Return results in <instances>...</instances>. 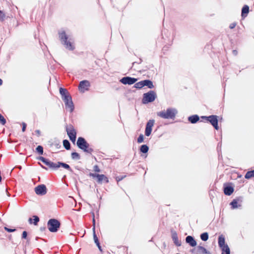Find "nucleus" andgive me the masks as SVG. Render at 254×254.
Masks as SVG:
<instances>
[{
	"mask_svg": "<svg viewBox=\"0 0 254 254\" xmlns=\"http://www.w3.org/2000/svg\"><path fill=\"white\" fill-rule=\"evenodd\" d=\"M177 111L175 109H168L167 110L159 112L157 115L164 119H172L175 117Z\"/></svg>",
	"mask_w": 254,
	"mask_h": 254,
	"instance_id": "obj_1",
	"label": "nucleus"
},
{
	"mask_svg": "<svg viewBox=\"0 0 254 254\" xmlns=\"http://www.w3.org/2000/svg\"><path fill=\"white\" fill-rule=\"evenodd\" d=\"M59 35L61 41L64 44L65 48L68 50H72L74 48L73 44L71 42L70 39L67 41L68 37L65 32L62 31L59 33Z\"/></svg>",
	"mask_w": 254,
	"mask_h": 254,
	"instance_id": "obj_2",
	"label": "nucleus"
},
{
	"mask_svg": "<svg viewBox=\"0 0 254 254\" xmlns=\"http://www.w3.org/2000/svg\"><path fill=\"white\" fill-rule=\"evenodd\" d=\"M156 94L154 91H150L149 92L143 94L142 102L143 104H145L149 102H153L156 98Z\"/></svg>",
	"mask_w": 254,
	"mask_h": 254,
	"instance_id": "obj_3",
	"label": "nucleus"
},
{
	"mask_svg": "<svg viewBox=\"0 0 254 254\" xmlns=\"http://www.w3.org/2000/svg\"><path fill=\"white\" fill-rule=\"evenodd\" d=\"M60 222L55 219H51L48 222V227L49 230L51 232H56L60 227Z\"/></svg>",
	"mask_w": 254,
	"mask_h": 254,
	"instance_id": "obj_4",
	"label": "nucleus"
},
{
	"mask_svg": "<svg viewBox=\"0 0 254 254\" xmlns=\"http://www.w3.org/2000/svg\"><path fill=\"white\" fill-rule=\"evenodd\" d=\"M66 108L69 110L70 112H71L73 110V104L71 100V97L69 95H65V97L63 98Z\"/></svg>",
	"mask_w": 254,
	"mask_h": 254,
	"instance_id": "obj_5",
	"label": "nucleus"
},
{
	"mask_svg": "<svg viewBox=\"0 0 254 254\" xmlns=\"http://www.w3.org/2000/svg\"><path fill=\"white\" fill-rule=\"evenodd\" d=\"M67 133L72 142H74L76 140V132L75 129L72 126H69L66 127Z\"/></svg>",
	"mask_w": 254,
	"mask_h": 254,
	"instance_id": "obj_6",
	"label": "nucleus"
},
{
	"mask_svg": "<svg viewBox=\"0 0 254 254\" xmlns=\"http://www.w3.org/2000/svg\"><path fill=\"white\" fill-rule=\"evenodd\" d=\"M90 86V83L88 80L81 81L78 86V90L81 93H84L89 90Z\"/></svg>",
	"mask_w": 254,
	"mask_h": 254,
	"instance_id": "obj_7",
	"label": "nucleus"
},
{
	"mask_svg": "<svg viewBox=\"0 0 254 254\" xmlns=\"http://www.w3.org/2000/svg\"><path fill=\"white\" fill-rule=\"evenodd\" d=\"M77 145L79 148L82 150H84V151L86 150L87 148L88 147L87 143L86 142L85 139L82 137H79L78 138L77 141Z\"/></svg>",
	"mask_w": 254,
	"mask_h": 254,
	"instance_id": "obj_8",
	"label": "nucleus"
},
{
	"mask_svg": "<svg viewBox=\"0 0 254 254\" xmlns=\"http://www.w3.org/2000/svg\"><path fill=\"white\" fill-rule=\"evenodd\" d=\"M137 79L130 77H125L121 79V82L124 84L131 85L134 83Z\"/></svg>",
	"mask_w": 254,
	"mask_h": 254,
	"instance_id": "obj_9",
	"label": "nucleus"
},
{
	"mask_svg": "<svg viewBox=\"0 0 254 254\" xmlns=\"http://www.w3.org/2000/svg\"><path fill=\"white\" fill-rule=\"evenodd\" d=\"M154 121L149 120L147 123L145 128V135L147 136H149L152 131V128L154 125Z\"/></svg>",
	"mask_w": 254,
	"mask_h": 254,
	"instance_id": "obj_10",
	"label": "nucleus"
},
{
	"mask_svg": "<svg viewBox=\"0 0 254 254\" xmlns=\"http://www.w3.org/2000/svg\"><path fill=\"white\" fill-rule=\"evenodd\" d=\"M35 192L38 195H44L46 193V188L44 185H39L35 189Z\"/></svg>",
	"mask_w": 254,
	"mask_h": 254,
	"instance_id": "obj_11",
	"label": "nucleus"
},
{
	"mask_svg": "<svg viewBox=\"0 0 254 254\" xmlns=\"http://www.w3.org/2000/svg\"><path fill=\"white\" fill-rule=\"evenodd\" d=\"M208 120L212 124V125L215 127L216 129H218V119L216 116H210L207 117Z\"/></svg>",
	"mask_w": 254,
	"mask_h": 254,
	"instance_id": "obj_12",
	"label": "nucleus"
},
{
	"mask_svg": "<svg viewBox=\"0 0 254 254\" xmlns=\"http://www.w3.org/2000/svg\"><path fill=\"white\" fill-rule=\"evenodd\" d=\"M172 238L176 246H180L181 245V242L179 240L177 234L175 231L172 232Z\"/></svg>",
	"mask_w": 254,
	"mask_h": 254,
	"instance_id": "obj_13",
	"label": "nucleus"
},
{
	"mask_svg": "<svg viewBox=\"0 0 254 254\" xmlns=\"http://www.w3.org/2000/svg\"><path fill=\"white\" fill-rule=\"evenodd\" d=\"M39 160L43 162L44 164H45L46 165L48 166L49 167L51 168L54 169V167L55 166V163L51 162L48 160L46 159L43 157H40L39 158Z\"/></svg>",
	"mask_w": 254,
	"mask_h": 254,
	"instance_id": "obj_14",
	"label": "nucleus"
},
{
	"mask_svg": "<svg viewBox=\"0 0 254 254\" xmlns=\"http://www.w3.org/2000/svg\"><path fill=\"white\" fill-rule=\"evenodd\" d=\"M93 226H94L93 228L94 240L95 244L98 247L99 250L101 251V248L100 246L99 242L98 241V238L95 234V219H94V218H93Z\"/></svg>",
	"mask_w": 254,
	"mask_h": 254,
	"instance_id": "obj_15",
	"label": "nucleus"
},
{
	"mask_svg": "<svg viewBox=\"0 0 254 254\" xmlns=\"http://www.w3.org/2000/svg\"><path fill=\"white\" fill-rule=\"evenodd\" d=\"M186 241L191 247H195L197 244L194 239L190 236L187 237Z\"/></svg>",
	"mask_w": 254,
	"mask_h": 254,
	"instance_id": "obj_16",
	"label": "nucleus"
},
{
	"mask_svg": "<svg viewBox=\"0 0 254 254\" xmlns=\"http://www.w3.org/2000/svg\"><path fill=\"white\" fill-rule=\"evenodd\" d=\"M225 238L223 235H221L219 236L218 239V244L219 247L223 249L225 247H228V245L225 244Z\"/></svg>",
	"mask_w": 254,
	"mask_h": 254,
	"instance_id": "obj_17",
	"label": "nucleus"
},
{
	"mask_svg": "<svg viewBox=\"0 0 254 254\" xmlns=\"http://www.w3.org/2000/svg\"><path fill=\"white\" fill-rule=\"evenodd\" d=\"M97 179L98 182L99 183H102L103 182L107 183L108 182L107 178L104 175H97Z\"/></svg>",
	"mask_w": 254,
	"mask_h": 254,
	"instance_id": "obj_18",
	"label": "nucleus"
},
{
	"mask_svg": "<svg viewBox=\"0 0 254 254\" xmlns=\"http://www.w3.org/2000/svg\"><path fill=\"white\" fill-rule=\"evenodd\" d=\"M249 12V7L248 5H245L242 10V17L245 18Z\"/></svg>",
	"mask_w": 254,
	"mask_h": 254,
	"instance_id": "obj_19",
	"label": "nucleus"
},
{
	"mask_svg": "<svg viewBox=\"0 0 254 254\" xmlns=\"http://www.w3.org/2000/svg\"><path fill=\"white\" fill-rule=\"evenodd\" d=\"M233 191L234 189L231 187L227 186L224 188V193L226 195H230L233 193Z\"/></svg>",
	"mask_w": 254,
	"mask_h": 254,
	"instance_id": "obj_20",
	"label": "nucleus"
},
{
	"mask_svg": "<svg viewBox=\"0 0 254 254\" xmlns=\"http://www.w3.org/2000/svg\"><path fill=\"white\" fill-rule=\"evenodd\" d=\"M55 165L56 166L54 167V169L58 168H59L60 167H63L64 168L66 169H70L69 166L68 165H67L66 164H65V163H64L58 162L57 163H55Z\"/></svg>",
	"mask_w": 254,
	"mask_h": 254,
	"instance_id": "obj_21",
	"label": "nucleus"
},
{
	"mask_svg": "<svg viewBox=\"0 0 254 254\" xmlns=\"http://www.w3.org/2000/svg\"><path fill=\"white\" fill-rule=\"evenodd\" d=\"M29 223H33L35 225H37V223L39 221V218L37 216H33V218H30L28 219Z\"/></svg>",
	"mask_w": 254,
	"mask_h": 254,
	"instance_id": "obj_22",
	"label": "nucleus"
},
{
	"mask_svg": "<svg viewBox=\"0 0 254 254\" xmlns=\"http://www.w3.org/2000/svg\"><path fill=\"white\" fill-rule=\"evenodd\" d=\"M143 82H144V86H148V88H149L150 89L153 88L154 87L153 84L152 82L150 80H143Z\"/></svg>",
	"mask_w": 254,
	"mask_h": 254,
	"instance_id": "obj_23",
	"label": "nucleus"
},
{
	"mask_svg": "<svg viewBox=\"0 0 254 254\" xmlns=\"http://www.w3.org/2000/svg\"><path fill=\"white\" fill-rule=\"evenodd\" d=\"M199 119V117L195 115V116H192L189 118V120L191 123H196Z\"/></svg>",
	"mask_w": 254,
	"mask_h": 254,
	"instance_id": "obj_24",
	"label": "nucleus"
},
{
	"mask_svg": "<svg viewBox=\"0 0 254 254\" xmlns=\"http://www.w3.org/2000/svg\"><path fill=\"white\" fill-rule=\"evenodd\" d=\"M254 177V170L253 171H251L248 172L245 175V178L248 179H250Z\"/></svg>",
	"mask_w": 254,
	"mask_h": 254,
	"instance_id": "obj_25",
	"label": "nucleus"
},
{
	"mask_svg": "<svg viewBox=\"0 0 254 254\" xmlns=\"http://www.w3.org/2000/svg\"><path fill=\"white\" fill-rule=\"evenodd\" d=\"M60 94L63 96V99L65 97V95H69L66 90L62 88L60 89Z\"/></svg>",
	"mask_w": 254,
	"mask_h": 254,
	"instance_id": "obj_26",
	"label": "nucleus"
},
{
	"mask_svg": "<svg viewBox=\"0 0 254 254\" xmlns=\"http://www.w3.org/2000/svg\"><path fill=\"white\" fill-rule=\"evenodd\" d=\"M144 86V84L143 80L138 82L135 83L134 85V87L136 88H141Z\"/></svg>",
	"mask_w": 254,
	"mask_h": 254,
	"instance_id": "obj_27",
	"label": "nucleus"
},
{
	"mask_svg": "<svg viewBox=\"0 0 254 254\" xmlns=\"http://www.w3.org/2000/svg\"><path fill=\"white\" fill-rule=\"evenodd\" d=\"M200 238L202 241H206L208 239V235L207 233H203L200 235Z\"/></svg>",
	"mask_w": 254,
	"mask_h": 254,
	"instance_id": "obj_28",
	"label": "nucleus"
},
{
	"mask_svg": "<svg viewBox=\"0 0 254 254\" xmlns=\"http://www.w3.org/2000/svg\"><path fill=\"white\" fill-rule=\"evenodd\" d=\"M148 147L146 145H142L141 146L140 151L143 153H147L148 151Z\"/></svg>",
	"mask_w": 254,
	"mask_h": 254,
	"instance_id": "obj_29",
	"label": "nucleus"
},
{
	"mask_svg": "<svg viewBox=\"0 0 254 254\" xmlns=\"http://www.w3.org/2000/svg\"><path fill=\"white\" fill-rule=\"evenodd\" d=\"M222 251V254H230V249L228 247H225L224 248L221 249Z\"/></svg>",
	"mask_w": 254,
	"mask_h": 254,
	"instance_id": "obj_30",
	"label": "nucleus"
},
{
	"mask_svg": "<svg viewBox=\"0 0 254 254\" xmlns=\"http://www.w3.org/2000/svg\"><path fill=\"white\" fill-rule=\"evenodd\" d=\"M199 252L205 254H211L209 252L207 251L206 249L203 247H200L199 248Z\"/></svg>",
	"mask_w": 254,
	"mask_h": 254,
	"instance_id": "obj_31",
	"label": "nucleus"
},
{
	"mask_svg": "<svg viewBox=\"0 0 254 254\" xmlns=\"http://www.w3.org/2000/svg\"><path fill=\"white\" fill-rule=\"evenodd\" d=\"M63 144H64V147L66 149H69V148H70V144H69V142H68V141H67V140H64Z\"/></svg>",
	"mask_w": 254,
	"mask_h": 254,
	"instance_id": "obj_32",
	"label": "nucleus"
},
{
	"mask_svg": "<svg viewBox=\"0 0 254 254\" xmlns=\"http://www.w3.org/2000/svg\"><path fill=\"white\" fill-rule=\"evenodd\" d=\"M36 150L41 154H43V147L41 146H38L36 148Z\"/></svg>",
	"mask_w": 254,
	"mask_h": 254,
	"instance_id": "obj_33",
	"label": "nucleus"
},
{
	"mask_svg": "<svg viewBox=\"0 0 254 254\" xmlns=\"http://www.w3.org/2000/svg\"><path fill=\"white\" fill-rule=\"evenodd\" d=\"M231 205H232L233 208H236L238 207L237 206V201L235 200H234L231 203Z\"/></svg>",
	"mask_w": 254,
	"mask_h": 254,
	"instance_id": "obj_34",
	"label": "nucleus"
},
{
	"mask_svg": "<svg viewBox=\"0 0 254 254\" xmlns=\"http://www.w3.org/2000/svg\"><path fill=\"white\" fill-rule=\"evenodd\" d=\"M144 137L142 134H140L137 139V142L138 143H141L143 141Z\"/></svg>",
	"mask_w": 254,
	"mask_h": 254,
	"instance_id": "obj_35",
	"label": "nucleus"
},
{
	"mask_svg": "<svg viewBox=\"0 0 254 254\" xmlns=\"http://www.w3.org/2000/svg\"><path fill=\"white\" fill-rule=\"evenodd\" d=\"M71 157L73 159H79V155L76 152L72 153L71 154Z\"/></svg>",
	"mask_w": 254,
	"mask_h": 254,
	"instance_id": "obj_36",
	"label": "nucleus"
},
{
	"mask_svg": "<svg viewBox=\"0 0 254 254\" xmlns=\"http://www.w3.org/2000/svg\"><path fill=\"white\" fill-rule=\"evenodd\" d=\"M0 122L2 125H4L6 123L5 120L1 114H0Z\"/></svg>",
	"mask_w": 254,
	"mask_h": 254,
	"instance_id": "obj_37",
	"label": "nucleus"
},
{
	"mask_svg": "<svg viewBox=\"0 0 254 254\" xmlns=\"http://www.w3.org/2000/svg\"><path fill=\"white\" fill-rule=\"evenodd\" d=\"M94 170L96 172H100V169L99 168H98V167L97 166H95L94 167Z\"/></svg>",
	"mask_w": 254,
	"mask_h": 254,
	"instance_id": "obj_38",
	"label": "nucleus"
},
{
	"mask_svg": "<svg viewBox=\"0 0 254 254\" xmlns=\"http://www.w3.org/2000/svg\"><path fill=\"white\" fill-rule=\"evenodd\" d=\"M236 23H232L230 25V28L231 29H233L236 26Z\"/></svg>",
	"mask_w": 254,
	"mask_h": 254,
	"instance_id": "obj_39",
	"label": "nucleus"
},
{
	"mask_svg": "<svg viewBox=\"0 0 254 254\" xmlns=\"http://www.w3.org/2000/svg\"><path fill=\"white\" fill-rule=\"evenodd\" d=\"M27 235V234L26 231L23 232V233H22V238H24V239L26 238Z\"/></svg>",
	"mask_w": 254,
	"mask_h": 254,
	"instance_id": "obj_40",
	"label": "nucleus"
},
{
	"mask_svg": "<svg viewBox=\"0 0 254 254\" xmlns=\"http://www.w3.org/2000/svg\"><path fill=\"white\" fill-rule=\"evenodd\" d=\"M22 125H23L22 131L24 132L25 130L26 125L25 123H23Z\"/></svg>",
	"mask_w": 254,
	"mask_h": 254,
	"instance_id": "obj_41",
	"label": "nucleus"
},
{
	"mask_svg": "<svg viewBox=\"0 0 254 254\" xmlns=\"http://www.w3.org/2000/svg\"><path fill=\"white\" fill-rule=\"evenodd\" d=\"M97 175L98 174H92V173L90 174V176L92 177L93 178H97Z\"/></svg>",
	"mask_w": 254,
	"mask_h": 254,
	"instance_id": "obj_42",
	"label": "nucleus"
},
{
	"mask_svg": "<svg viewBox=\"0 0 254 254\" xmlns=\"http://www.w3.org/2000/svg\"><path fill=\"white\" fill-rule=\"evenodd\" d=\"M5 229L9 232H13L15 230L14 229H8V228H5Z\"/></svg>",
	"mask_w": 254,
	"mask_h": 254,
	"instance_id": "obj_43",
	"label": "nucleus"
},
{
	"mask_svg": "<svg viewBox=\"0 0 254 254\" xmlns=\"http://www.w3.org/2000/svg\"><path fill=\"white\" fill-rule=\"evenodd\" d=\"M2 84V80L0 78V86Z\"/></svg>",
	"mask_w": 254,
	"mask_h": 254,
	"instance_id": "obj_44",
	"label": "nucleus"
},
{
	"mask_svg": "<svg viewBox=\"0 0 254 254\" xmlns=\"http://www.w3.org/2000/svg\"><path fill=\"white\" fill-rule=\"evenodd\" d=\"M5 193H6V194H7V197H9V194H8V193H7L6 190H5Z\"/></svg>",
	"mask_w": 254,
	"mask_h": 254,
	"instance_id": "obj_45",
	"label": "nucleus"
},
{
	"mask_svg": "<svg viewBox=\"0 0 254 254\" xmlns=\"http://www.w3.org/2000/svg\"><path fill=\"white\" fill-rule=\"evenodd\" d=\"M42 166V167L43 168H44V169H46V168L45 167H43V166Z\"/></svg>",
	"mask_w": 254,
	"mask_h": 254,
	"instance_id": "obj_46",
	"label": "nucleus"
},
{
	"mask_svg": "<svg viewBox=\"0 0 254 254\" xmlns=\"http://www.w3.org/2000/svg\"><path fill=\"white\" fill-rule=\"evenodd\" d=\"M236 51H234L233 52L234 53V54H236Z\"/></svg>",
	"mask_w": 254,
	"mask_h": 254,
	"instance_id": "obj_47",
	"label": "nucleus"
},
{
	"mask_svg": "<svg viewBox=\"0 0 254 254\" xmlns=\"http://www.w3.org/2000/svg\"><path fill=\"white\" fill-rule=\"evenodd\" d=\"M236 51H234L233 52L234 53V54H236Z\"/></svg>",
	"mask_w": 254,
	"mask_h": 254,
	"instance_id": "obj_48",
	"label": "nucleus"
}]
</instances>
